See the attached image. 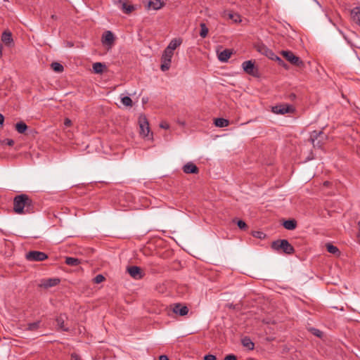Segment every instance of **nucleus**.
<instances>
[{
    "label": "nucleus",
    "instance_id": "obj_16",
    "mask_svg": "<svg viewBox=\"0 0 360 360\" xmlns=\"http://www.w3.org/2000/svg\"><path fill=\"white\" fill-rule=\"evenodd\" d=\"M165 2L161 0H148L147 2V6L148 8L153 10H158L165 6Z\"/></svg>",
    "mask_w": 360,
    "mask_h": 360
},
{
    "label": "nucleus",
    "instance_id": "obj_51",
    "mask_svg": "<svg viewBox=\"0 0 360 360\" xmlns=\"http://www.w3.org/2000/svg\"><path fill=\"white\" fill-rule=\"evenodd\" d=\"M330 184V181H325V182L323 183V185H324L325 186H328Z\"/></svg>",
    "mask_w": 360,
    "mask_h": 360
},
{
    "label": "nucleus",
    "instance_id": "obj_13",
    "mask_svg": "<svg viewBox=\"0 0 360 360\" xmlns=\"http://www.w3.org/2000/svg\"><path fill=\"white\" fill-rule=\"evenodd\" d=\"M172 311L176 314L184 316L188 313V308L181 303H176L173 305Z\"/></svg>",
    "mask_w": 360,
    "mask_h": 360
},
{
    "label": "nucleus",
    "instance_id": "obj_40",
    "mask_svg": "<svg viewBox=\"0 0 360 360\" xmlns=\"http://www.w3.org/2000/svg\"><path fill=\"white\" fill-rule=\"evenodd\" d=\"M224 360H237V356L235 354H230L226 355Z\"/></svg>",
    "mask_w": 360,
    "mask_h": 360
},
{
    "label": "nucleus",
    "instance_id": "obj_52",
    "mask_svg": "<svg viewBox=\"0 0 360 360\" xmlns=\"http://www.w3.org/2000/svg\"><path fill=\"white\" fill-rule=\"evenodd\" d=\"M358 226H359V234H360V221L358 223Z\"/></svg>",
    "mask_w": 360,
    "mask_h": 360
},
{
    "label": "nucleus",
    "instance_id": "obj_38",
    "mask_svg": "<svg viewBox=\"0 0 360 360\" xmlns=\"http://www.w3.org/2000/svg\"><path fill=\"white\" fill-rule=\"evenodd\" d=\"M237 225L238 228L241 230H245L248 228V225L246 224V223L241 219L237 221Z\"/></svg>",
    "mask_w": 360,
    "mask_h": 360
},
{
    "label": "nucleus",
    "instance_id": "obj_22",
    "mask_svg": "<svg viewBox=\"0 0 360 360\" xmlns=\"http://www.w3.org/2000/svg\"><path fill=\"white\" fill-rule=\"evenodd\" d=\"M182 43V39H181L180 38L177 39V38H175V39H173L170 42L169 44H168V46L166 47L167 49H168L169 51H171L174 53V51Z\"/></svg>",
    "mask_w": 360,
    "mask_h": 360
},
{
    "label": "nucleus",
    "instance_id": "obj_50",
    "mask_svg": "<svg viewBox=\"0 0 360 360\" xmlns=\"http://www.w3.org/2000/svg\"><path fill=\"white\" fill-rule=\"evenodd\" d=\"M2 49H3V46L0 43V58H1V56H2Z\"/></svg>",
    "mask_w": 360,
    "mask_h": 360
},
{
    "label": "nucleus",
    "instance_id": "obj_5",
    "mask_svg": "<svg viewBox=\"0 0 360 360\" xmlns=\"http://www.w3.org/2000/svg\"><path fill=\"white\" fill-rule=\"evenodd\" d=\"M243 71L247 74L254 77H259L260 73L259 69L255 66V62L252 60H245L242 64Z\"/></svg>",
    "mask_w": 360,
    "mask_h": 360
},
{
    "label": "nucleus",
    "instance_id": "obj_33",
    "mask_svg": "<svg viewBox=\"0 0 360 360\" xmlns=\"http://www.w3.org/2000/svg\"><path fill=\"white\" fill-rule=\"evenodd\" d=\"M40 321H35L33 323H30L27 324V330L34 331L37 330L39 328Z\"/></svg>",
    "mask_w": 360,
    "mask_h": 360
},
{
    "label": "nucleus",
    "instance_id": "obj_25",
    "mask_svg": "<svg viewBox=\"0 0 360 360\" xmlns=\"http://www.w3.org/2000/svg\"><path fill=\"white\" fill-rule=\"evenodd\" d=\"M214 124L217 127H227L229 125V121L226 119H224L222 117H219V118L214 119Z\"/></svg>",
    "mask_w": 360,
    "mask_h": 360
},
{
    "label": "nucleus",
    "instance_id": "obj_20",
    "mask_svg": "<svg viewBox=\"0 0 360 360\" xmlns=\"http://www.w3.org/2000/svg\"><path fill=\"white\" fill-rule=\"evenodd\" d=\"M231 55L232 51L226 49L218 53V58L221 62L225 63L228 61Z\"/></svg>",
    "mask_w": 360,
    "mask_h": 360
},
{
    "label": "nucleus",
    "instance_id": "obj_4",
    "mask_svg": "<svg viewBox=\"0 0 360 360\" xmlns=\"http://www.w3.org/2000/svg\"><path fill=\"white\" fill-rule=\"evenodd\" d=\"M327 139V136L322 131H313L310 134L309 141L313 144L314 147L321 148L323 145V141Z\"/></svg>",
    "mask_w": 360,
    "mask_h": 360
},
{
    "label": "nucleus",
    "instance_id": "obj_14",
    "mask_svg": "<svg viewBox=\"0 0 360 360\" xmlns=\"http://www.w3.org/2000/svg\"><path fill=\"white\" fill-rule=\"evenodd\" d=\"M2 42L8 46L13 44L12 33L9 30H5L1 34Z\"/></svg>",
    "mask_w": 360,
    "mask_h": 360
},
{
    "label": "nucleus",
    "instance_id": "obj_28",
    "mask_svg": "<svg viewBox=\"0 0 360 360\" xmlns=\"http://www.w3.org/2000/svg\"><path fill=\"white\" fill-rule=\"evenodd\" d=\"M15 129L20 134H24L27 129V126L24 122H17L15 124Z\"/></svg>",
    "mask_w": 360,
    "mask_h": 360
},
{
    "label": "nucleus",
    "instance_id": "obj_47",
    "mask_svg": "<svg viewBox=\"0 0 360 360\" xmlns=\"http://www.w3.org/2000/svg\"><path fill=\"white\" fill-rule=\"evenodd\" d=\"M159 360H169V358L167 355H160Z\"/></svg>",
    "mask_w": 360,
    "mask_h": 360
},
{
    "label": "nucleus",
    "instance_id": "obj_6",
    "mask_svg": "<svg viewBox=\"0 0 360 360\" xmlns=\"http://www.w3.org/2000/svg\"><path fill=\"white\" fill-rule=\"evenodd\" d=\"M25 259L30 262H42L48 259V255L44 252L32 250L26 253Z\"/></svg>",
    "mask_w": 360,
    "mask_h": 360
},
{
    "label": "nucleus",
    "instance_id": "obj_55",
    "mask_svg": "<svg viewBox=\"0 0 360 360\" xmlns=\"http://www.w3.org/2000/svg\"><path fill=\"white\" fill-rule=\"evenodd\" d=\"M247 360H254V359L252 358H250V359H248Z\"/></svg>",
    "mask_w": 360,
    "mask_h": 360
},
{
    "label": "nucleus",
    "instance_id": "obj_3",
    "mask_svg": "<svg viewBox=\"0 0 360 360\" xmlns=\"http://www.w3.org/2000/svg\"><path fill=\"white\" fill-rule=\"evenodd\" d=\"M281 54L291 65L301 69L305 67L303 60L300 57L295 56L291 51H281Z\"/></svg>",
    "mask_w": 360,
    "mask_h": 360
},
{
    "label": "nucleus",
    "instance_id": "obj_54",
    "mask_svg": "<svg viewBox=\"0 0 360 360\" xmlns=\"http://www.w3.org/2000/svg\"><path fill=\"white\" fill-rule=\"evenodd\" d=\"M51 18H56V15H53L51 16Z\"/></svg>",
    "mask_w": 360,
    "mask_h": 360
},
{
    "label": "nucleus",
    "instance_id": "obj_23",
    "mask_svg": "<svg viewBox=\"0 0 360 360\" xmlns=\"http://www.w3.org/2000/svg\"><path fill=\"white\" fill-rule=\"evenodd\" d=\"M241 343L243 347H247L249 350H253L255 348V344L249 337H244L241 340Z\"/></svg>",
    "mask_w": 360,
    "mask_h": 360
},
{
    "label": "nucleus",
    "instance_id": "obj_21",
    "mask_svg": "<svg viewBox=\"0 0 360 360\" xmlns=\"http://www.w3.org/2000/svg\"><path fill=\"white\" fill-rule=\"evenodd\" d=\"M297 221L294 219H290L288 220H285L283 222V227L285 229L290 230V231H292V230L295 229L297 227Z\"/></svg>",
    "mask_w": 360,
    "mask_h": 360
},
{
    "label": "nucleus",
    "instance_id": "obj_11",
    "mask_svg": "<svg viewBox=\"0 0 360 360\" xmlns=\"http://www.w3.org/2000/svg\"><path fill=\"white\" fill-rule=\"evenodd\" d=\"M256 49L258 52L261 53L262 54L266 56L269 59L272 60L276 56L271 49H269L264 44H257L256 46Z\"/></svg>",
    "mask_w": 360,
    "mask_h": 360
},
{
    "label": "nucleus",
    "instance_id": "obj_10",
    "mask_svg": "<svg viewBox=\"0 0 360 360\" xmlns=\"http://www.w3.org/2000/svg\"><path fill=\"white\" fill-rule=\"evenodd\" d=\"M127 271L134 279H141L143 278L144 274L142 269L137 266H130L127 269Z\"/></svg>",
    "mask_w": 360,
    "mask_h": 360
},
{
    "label": "nucleus",
    "instance_id": "obj_12",
    "mask_svg": "<svg viewBox=\"0 0 360 360\" xmlns=\"http://www.w3.org/2000/svg\"><path fill=\"white\" fill-rule=\"evenodd\" d=\"M101 41L103 45H107L111 47L115 41L113 33L109 30L105 31L102 35Z\"/></svg>",
    "mask_w": 360,
    "mask_h": 360
},
{
    "label": "nucleus",
    "instance_id": "obj_9",
    "mask_svg": "<svg viewBox=\"0 0 360 360\" xmlns=\"http://www.w3.org/2000/svg\"><path fill=\"white\" fill-rule=\"evenodd\" d=\"M140 134L144 137L148 136L150 132L149 123L146 116L141 115L139 118Z\"/></svg>",
    "mask_w": 360,
    "mask_h": 360
},
{
    "label": "nucleus",
    "instance_id": "obj_1",
    "mask_svg": "<svg viewBox=\"0 0 360 360\" xmlns=\"http://www.w3.org/2000/svg\"><path fill=\"white\" fill-rule=\"evenodd\" d=\"M32 200L26 194L16 195L13 199V210L17 214H30L34 212Z\"/></svg>",
    "mask_w": 360,
    "mask_h": 360
},
{
    "label": "nucleus",
    "instance_id": "obj_36",
    "mask_svg": "<svg viewBox=\"0 0 360 360\" xmlns=\"http://www.w3.org/2000/svg\"><path fill=\"white\" fill-rule=\"evenodd\" d=\"M252 236L257 238L264 239L266 238V235L262 231H257L252 232Z\"/></svg>",
    "mask_w": 360,
    "mask_h": 360
},
{
    "label": "nucleus",
    "instance_id": "obj_48",
    "mask_svg": "<svg viewBox=\"0 0 360 360\" xmlns=\"http://www.w3.org/2000/svg\"><path fill=\"white\" fill-rule=\"evenodd\" d=\"M4 122V117L0 113V125L2 126Z\"/></svg>",
    "mask_w": 360,
    "mask_h": 360
},
{
    "label": "nucleus",
    "instance_id": "obj_41",
    "mask_svg": "<svg viewBox=\"0 0 360 360\" xmlns=\"http://www.w3.org/2000/svg\"><path fill=\"white\" fill-rule=\"evenodd\" d=\"M4 143L9 146H13L14 145V141L13 139H6L4 140Z\"/></svg>",
    "mask_w": 360,
    "mask_h": 360
},
{
    "label": "nucleus",
    "instance_id": "obj_2",
    "mask_svg": "<svg viewBox=\"0 0 360 360\" xmlns=\"http://www.w3.org/2000/svg\"><path fill=\"white\" fill-rule=\"evenodd\" d=\"M271 248L278 253L292 255L295 252L294 247L286 239H278L271 243Z\"/></svg>",
    "mask_w": 360,
    "mask_h": 360
},
{
    "label": "nucleus",
    "instance_id": "obj_46",
    "mask_svg": "<svg viewBox=\"0 0 360 360\" xmlns=\"http://www.w3.org/2000/svg\"><path fill=\"white\" fill-rule=\"evenodd\" d=\"M296 94H294V93H290L288 96V98L291 100V101H294L295 98H296Z\"/></svg>",
    "mask_w": 360,
    "mask_h": 360
},
{
    "label": "nucleus",
    "instance_id": "obj_29",
    "mask_svg": "<svg viewBox=\"0 0 360 360\" xmlns=\"http://www.w3.org/2000/svg\"><path fill=\"white\" fill-rule=\"evenodd\" d=\"M200 36L202 38H205L208 34L209 29L207 28L205 23H204V22H201L200 24Z\"/></svg>",
    "mask_w": 360,
    "mask_h": 360
},
{
    "label": "nucleus",
    "instance_id": "obj_49",
    "mask_svg": "<svg viewBox=\"0 0 360 360\" xmlns=\"http://www.w3.org/2000/svg\"><path fill=\"white\" fill-rule=\"evenodd\" d=\"M344 38L345 39V40L347 41L348 44H349L350 45H352V41L346 36L344 35Z\"/></svg>",
    "mask_w": 360,
    "mask_h": 360
},
{
    "label": "nucleus",
    "instance_id": "obj_17",
    "mask_svg": "<svg viewBox=\"0 0 360 360\" xmlns=\"http://www.w3.org/2000/svg\"><path fill=\"white\" fill-rule=\"evenodd\" d=\"M60 282V280L58 278H49L44 280L41 285L45 288H49L57 285Z\"/></svg>",
    "mask_w": 360,
    "mask_h": 360
},
{
    "label": "nucleus",
    "instance_id": "obj_19",
    "mask_svg": "<svg viewBox=\"0 0 360 360\" xmlns=\"http://www.w3.org/2000/svg\"><path fill=\"white\" fill-rule=\"evenodd\" d=\"M67 319V316L65 314H60L56 317V321L57 323V326L58 328L63 331H69V328L65 327L64 323Z\"/></svg>",
    "mask_w": 360,
    "mask_h": 360
},
{
    "label": "nucleus",
    "instance_id": "obj_43",
    "mask_svg": "<svg viewBox=\"0 0 360 360\" xmlns=\"http://www.w3.org/2000/svg\"><path fill=\"white\" fill-rule=\"evenodd\" d=\"M64 124L65 127H70L72 124V121L69 118H65L64 120Z\"/></svg>",
    "mask_w": 360,
    "mask_h": 360
},
{
    "label": "nucleus",
    "instance_id": "obj_34",
    "mask_svg": "<svg viewBox=\"0 0 360 360\" xmlns=\"http://www.w3.org/2000/svg\"><path fill=\"white\" fill-rule=\"evenodd\" d=\"M121 101L125 106L131 107L133 105V101L129 96H124L122 98Z\"/></svg>",
    "mask_w": 360,
    "mask_h": 360
},
{
    "label": "nucleus",
    "instance_id": "obj_8",
    "mask_svg": "<svg viewBox=\"0 0 360 360\" xmlns=\"http://www.w3.org/2000/svg\"><path fill=\"white\" fill-rule=\"evenodd\" d=\"M271 110L275 114L284 115L285 113L294 112L295 109L292 105L283 103L272 107Z\"/></svg>",
    "mask_w": 360,
    "mask_h": 360
},
{
    "label": "nucleus",
    "instance_id": "obj_27",
    "mask_svg": "<svg viewBox=\"0 0 360 360\" xmlns=\"http://www.w3.org/2000/svg\"><path fill=\"white\" fill-rule=\"evenodd\" d=\"M119 2L122 4V10L126 14L131 13L135 9L134 6L128 5L127 3L122 2V0H119Z\"/></svg>",
    "mask_w": 360,
    "mask_h": 360
},
{
    "label": "nucleus",
    "instance_id": "obj_18",
    "mask_svg": "<svg viewBox=\"0 0 360 360\" xmlns=\"http://www.w3.org/2000/svg\"><path fill=\"white\" fill-rule=\"evenodd\" d=\"M352 20L360 26V6H356L350 11Z\"/></svg>",
    "mask_w": 360,
    "mask_h": 360
},
{
    "label": "nucleus",
    "instance_id": "obj_24",
    "mask_svg": "<svg viewBox=\"0 0 360 360\" xmlns=\"http://www.w3.org/2000/svg\"><path fill=\"white\" fill-rule=\"evenodd\" d=\"M105 69L106 65L104 63L97 62L93 64V70L96 74H102Z\"/></svg>",
    "mask_w": 360,
    "mask_h": 360
},
{
    "label": "nucleus",
    "instance_id": "obj_53",
    "mask_svg": "<svg viewBox=\"0 0 360 360\" xmlns=\"http://www.w3.org/2000/svg\"><path fill=\"white\" fill-rule=\"evenodd\" d=\"M358 240L360 242V234H358Z\"/></svg>",
    "mask_w": 360,
    "mask_h": 360
},
{
    "label": "nucleus",
    "instance_id": "obj_7",
    "mask_svg": "<svg viewBox=\"0 0 360 360\" xmlns=\"http://www.w3.org/2000/svg\"><path fill=\"white\" fill-rule=\"evenodd\" d=\"M173 55L174 53L172 51L167 49H165L161 57L160 69L162 71L165 72L169 69Z\"/></svg>",
    "mask_w": 360,
    "mask_h": 360
},
{
    "label": "nucleus",
    "instance_id": "obj_44",
    "mask_svg": "<svg viewBox=\"0 0 360 360\" xmlns=\"http://www.w3.org/2000/svg\"><path fill=\"white\" fill-rule=\"evenodd\" d=\"M160 127L162 129H167L169 128V124L167 123V122H162L160 124Z\"/></svg>",
    "mask_w": 360,
    "mask_h": 360
},
{
    "label": "nucleus",
    "instance_id": "obj_45",
    "mask_svg": "<svg viewBox=\"0 0 360 360\" xmlns=\"http://www.w3.org/2000/svg\"><path fill=\"white\" fill-rule=\"evenodd\" d=\"M71 360H81V359L77 354L73 353L71 354Z\"/></svg>",
    "mask_w": 360,
    "mask_h": 360
},
{
    "label": "nucleus",
    "instance_id": "obj_30",
    "mask_svg": "<svg viewBox=\"0 0 360 360\" xmlns=\"http://www.w3.org/2000/svg\"><path fill=\"white\" fill-rule=\"evenodd\" d=\"M52 70L56 72H62L64 68L62 64L58 62H53L51 65Z\"/></svg>",
    "mask_w": 360,
    "mask_h": 360
},
{
    "label": "nucleus",
    "instance_id": "obj_35",
    "mask_svg": "<svg viewBox=\"0 0 360 360\" xmlns=\"http://www.w3.org/2000/svg\"><path fill=\"white\" fill-rule=\"evenodd\" d=\"M273 60H276L278 62V65L282 66L283 68H284L285 70H288L289 69V65L285 63L280 57H278V56H276Z\"/></svg>",
    "mask_w": 360,
    "mask_h": 360
},
{
    "label": "nucleus",
    "instance_id": "obj_15",
    "mask_svg": "<svg viewBox=\"0 0 360 360\" xmlns=\"http://www.w3.org/2000/svg\"><path fill=\"white\" fill-rule=\"evenodd\" d=\"M183 171L186 174H198L199 169L194 163L189 162L183 167Z\"/></svg>",
    "mask_w": 360,
    "mask_h": 360
},
{
    "label": "nucleus",
    "instance_id": "obj_26",
    "mask_svg": "<svg viewBox=\"0 0 360 360\" xmlns=\"http://www.w3.org/2000/svg\"><path fill=\"white\" fill-rule=\"evenodd\" d=\"M65 264L71 266H77L81 264V260L77 258L67 257Z\"/></svg>",
    "mask_w": 360,
    "mask_h": 360
},
{
    "label": "nucleus",
    "instance_id": "obj_37",
    "mask_svg": "<svg viewBox=\"0 0 360 360\" xmlns=\"http://www.w3.org/2000/svg\"><path fill=\"white\" fill-rule=\"evenodd\" d=\"M311 333L318 337V338H321L322 335H323V333L322 331H321L320 330L317 329V328H311L310 330Z\"/></svg>",
    "mask_w": 360,
    "mask_h": 360
},
{
    "label": "nucleus",
    "instance_id": "obj_32",
    "mask_svg": "<svg viewBox=\"0 0 360 360\" xmlns=\"http://www.w3.org/2000/svg\"><path fill=\"white\" fill-rule=\"evenodd\" d=\"M225 15H227L229 18L232 20L233 22H240V16L238 13H232L231 11H229L227 13H225Z\"/></svg>",
    "mask_w": 360,
    "mask_h": 360
},
{
    "label": "nucleus",
    "instance_id": "obj_42",
    "mask_svg": "<svg viewBox=\"0 0 360 360\" xmlns=\"http://www.w3.org/2000/svg\"><path fill=\"white\" fill-rule=\"evenodd\" d=\"M204 360H217V357L212 354H207L204 356Z\"/></svg>",
    "mask_w": 360,
    "mask_h": 360
},
{
    "label": "nucleus",
    "instance_id": "obj_31",
    "mask_svg": "<svg viewBox=\"0 0 360 360\" xmlns=\"http://www.w3.org/2000/svg\"><path fill=\"white\" fill-rule=\"evenodd\" d=\"M326 250L328 252L333 254V255L340 253L339 249L336 246L332 245L331 243L326 244Z\"/></svg>",
    "mask_w": 360,
    "mask_h": 360
},
{
    "label": "nucleus",
    "instance_id": "obj_39",
    "mask_svg": "<svg viewBox=\"0 0 360 360\" xmlns=\"http://www.w3.org/2000/svg\"><path fill=\"white\" fill-rule=\"evenodd\" d=\"M105 280V277L102 274H98L94 278V282L95 283H101Z\"/></svg>",
    "mask_w": 360,
    "mask_h": 360
}]
</instances>
